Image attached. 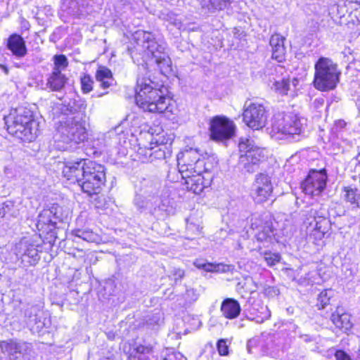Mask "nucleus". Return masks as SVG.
I'll return each instance as SVG.
<instances>
[{
  "instance_id": "473e14b6",
  "label": "nucleus",
  "mask_w": 360,
  "mask_h": 360,
  "mask_svg": "<svg viewBox=\"0 0 360 360\" xmlns=\"http://www.w3.org/2000/svg\"><path fill=\"white\" fill-rule=\"evenodd\" d=\"M39 309L36 306H28L25 310V318L27 324L32 326L33 324L37 323V312Z\"/></svg>"
},
{
  "instance_id": "a19ab883",
  "label": "nucleus",
  "mask_w": 360,
  "mask_h": 360,
  "mask_svg": "<svg viewBox=\"0 0 360 360\" xmlns=\"http://www.w3.org/2000/svg\"><path fill=\"white\" fill-rule=\"evenodd\" d=\"M198 293L196 290L193 288L187 289L184 295L185 300L189 303L195 302L198 299Z\"/></svg>"
},
{
  "instance_id": "cd10ccee",
  "label": "nucleus",
  "mask_w": 360,
  "mask_h": 360,
  "mask_svg": "<svg viewBox=\"0 0 360 360\" xmlns=\"http://www.w3.org/2000/svg\"><path fill=\"white\" fill-rule=\"evenodd\" d=\"M331 321L336 327L345 330L350 329L352 326L349 315L346 313H340L338 310L332 314Z\"/></svg>"
},
{
  "instance_id": "4d7b16f0",
  "label": "nucleus",
  "mask_w": 360,
  "mask_h": 360,
  "mask_svg": "<svg viewBox=\"0 0 360 360\" xmlns=\"http://www.w3.org/2000/svg\"><path fill=\"white\" fill-rule=\"evenodd\" d=\"M139 207H140V208H143V207H144V205H143V203H142V204H141V205H139Z\"/></svg>"
},
{
  "instance_id": "ea45409f",
  "label": "nucleus",
  "mask_w": 360,
  "mask_h": 360,
  "mask_svg": "<svg viewBox=\"0 0 360 360\" xmlns=\"http://www.w3.org/2000/svg\"><path fill=\"white\" fill-rule=\"evenodd\" d=\"M14 207V203L12 201H6L0 204V218H3L6 214L13 215L11 212Z\"/></svg>"
},
{
  "instance_id": "412c9836",
  "label": "nucleus",
  "mask_w": 360,
  "mask_h": 360,
  "mask_svg": "<svg viewBox=\"0 0 360 360\" xmlns=\"http://www.w3.org/2000/svg\"><path fill=\"white\" fill-rule=\"evenodd\" d=\"M285 38L278 34H273L270 39V46L272 50V58L281 63L285 60V47L284 46Z\"/></svg>"
},
{
  "instance_id": "2eb2a0df",
  "label": "nucleus",
  "mask_w": 360,
  "mask_h": 360,
  "mask_svg": "<svg viewBox=\"0 0 360 360\" xmlns=\"http://www.w3.org/2000/svg\"><path fill=\"white\" fill-rule=\"evenodd\" d=\"M252 191L254 198L257 202L266 201L273 191L270 177L262 173L257 174L253 184Z\"/></svg>"
},
{
  "instance_id": "37998d69",
  "label": "nucleus",
  "mask_w": 360,
  "mask_h": 360,
  "mask_svg": "<svg viewBox=\"0 0 360 360\" xmlns=\"http://www.w3.org/2000/svg\"><path fill=\"white\" fill-rule=\"evenodd\" d=\"M217 349L220 355H227L229 353L228 345L226 341L224 339H221L217 342Z\"/></svg>"
},
{
  "instance_id": "de8ad7c7",
  "label": "nucleus",
  "mask_w": 360,
  "mask_h": 360,
  "mask_svg": "<svg viewBox=\"0 0 360 360\" xmlns=\"http://www.w3.org/2000/svg\"><path fill=\"white\" fill-rule=\"evenodd\" d=\"M155 157L157 158H165V153H164V151H162L161 150H155Z\"/></svg>"
},
{
  "instance_id": "1a4fd4ad",
  "label": "nucleus",
  "mask_w": 360,
  "mask_h": 360,
  "mask_svg": "<svg viewBox=\"0 0 360 360\" xmlns=\"http://www.w3.org/2000/svg\"><path fill=\"white\" fill-rule=\"evenodd\" d=\"M243 121L251 129L259 130L267 122L268 113L265 107L258 103H247L244 106Z\"/></svg>"
},
{
  "instance_id": "a878e982",
  "label": "nucleus",
  "mask_w": 360,
  "mask_h": 360,
  "mask_svg": "<svg viewBox=\"0 0 360 360\" xmlns=\"http://www.w3.org/2000/svg\"><path fill=\"white\" fill-rule=\"evenodd\" d=\"M153 347L150 345H139L133 349L127 360H150Z\"/></svg>"
},
{
  "instance_id": "0eeeda50",
  "label": "nucleus",
  "mask_w": 360,
  "mask_h": 360,
  "mask_svg": "<svg viewBox=\"0 0 360 360\" xmlns=\"http://www.w3.org/2000/svg\"><path fill=\"white\" fill-rule=\"evenodd\" d=\"M58 132L64 143H79L86 139L84 123L79 115L68 116L60 120Z\"/></svg>"
},
{
  "instance_id": "f257e3e1",
  "label": "nucleus",
  "mask_w": 360,
  "mask_h": 360,
  "mask_svg": "<svg viewBox=\"0 0 360 360\" xmlns=\"http://www.w3.org/2000/svg\"><path fill=\"white\" fill-rule=\"evenodd\" d=\"M62 172L67 179L77 181L89 195L100 193L106 181L105 167L86 159L65 163Z\"/></svg>"
},
{
  "instance_id": "5701e85b",
  "label": "nucleus",
  "mask_w": 360,
  "mask_h": 360,
  "mask_svg": "<svg viewBox=\"0 0 360 360\" xmlns=\"http://www.w3.org/2000/svg\"><path fill=\"white\" fill-rule=\"evenodd\" d=\"M221 311L228 319L237 318L241 311L239 302L233 298H226L221 304Z\"/></svg>"
},
{
  "instance_id": "c03bdc74",
  "label": "nucleus",
  "mask_w": 360,
  "mask_h": 360,
  "mask_svg": "<svg viewBox=\"0 0 360 360\" xmlns=\"http://www.w3.org/2000/svg\"><path fill=\"white\" fill-rule=\"evenodd\" d=\"M335 357L336 360H351L350 356L342 350L337 351Z\"/></svg>"
},
{
  "instance_id": "dca6fc26",
  "label": "nucleus",
  "mask_w": 360,
  "mask_h": 360,
  "mask_svg": "<svg viewBox=\"0 0 360 360\" xmlns=\"http://www.w3.org/2000/svg\"><path fill=\"white\" fill-rule=\"evenodd\" d=\"M212 175L205 169L195 175L185 180L186 188L195 194H200L202 191L210 186Z\"/></svg>"
},
{
  "instance_id": "7c9ffc66",
  "label": "nucleus",
  "mask_w": 360,
  "mask_h": 360,
  "mask_svg": "<svg viewBox=\"0 0 360 360\" xmlns=\"http://www.w3.org/2000/svg\"><path fill=\"white\" fill-rule=\"evenodd\" d=\"M155 63L162 72H168L171 70L172 61L165 51L160 53L155 58Z\"/></svg>"
},
{
  "instance_id": "8fccbe9b",
  "label": "nucleus",
  "mask_w": 360,
  "mask_h": 360,
  "mask_svg": "<svg viewBox=\"0 0 360 360\" xmlns=\"http://www.w3.org/2000/svg\"><path fill=\"white\" fill-rule=\"evenodd\" d=\"M161 128H158L157 129H154L153 128H150L148 129V132L150 133L152 135H153L154 134H159L160 132L161 131Z\"/></svg>"
},
{
  "instance_id": "6e6d98bb",
  "label": "nucleus",
  "mask_w": 360,
  "mask_h": 360,
  "mask_svg": "<svg viewBox=\"0 0 360 360\" xmlns=\"http://www.w3.org/2000/svg\"><path fill=\"white\" fill-rule=\"evenodd\" d=\"M139 200V198H136V199L135 200V202H136V204L137 205V206H138V207H139V205H141V203L138 204V200Z\"/></svg>"
},
{
  "instance_id": "f8f14e48",
  "label": "nucleus",
  "mask_w": 360,
  "mask_h": 360,
  "mask_svg": "<svg viewBox=\"0 0 360 360\" xmlns=\"http://www.w3.org/2000/svg\"><path fill=\"white\" fill-rule=\"evenodd\" d=\"M0 349L11 360L25 358L30 354L32 344L18 339H10L0 342Z\"/></svg>"
},
{
  "instance_id": "58836bf2",
  "label": "nucleus",
  "mask_w": 360,
  "mask_h": 360,
  "mask_svg": "<svg viewBox=\"0 0 360 360\" xmlns=\"http://www.w3.org/2000/svg\"><path fill=\"white\" fill-rule=\"evenodd\" d=\"M237 286L238 292H240L241 288H245V290L249 293H252L257 290L255 282L252 278L245 279L243 285H241V283H238Z\"/></svg>"
},
{
  "instance_id": "3c124183",
  "label": "nucleus",
  "mask_w": 360,
  "mask_h": 360,
  "mask_svg": "<svg viewBox=\"0 0 360 360\" xmlns=\"http://www.w3.org/2000/svg\"><path fill=\"white\" fill-rule=\"evenodd\" d=\"M346 125V122L344 120H338L336 122V126L340 128H343Z\"/></svg>"
},
{
  "instance_id": "09e8293b",
  "label": "nucleus",
  "mask_w": 360,
  "mask_h": 360,
  "mask_svg": "<svg viewBox=\"0 0 360 360\" xmlns=\"http://www.w3.org/2000/svg\"><path fill=\"white\" fill-rule=\"evenodd\" d=\"M176 359V355L174 353L168 354L167 356L163 357V360H174Z\"/></svg>"
},
{
  "instance_id": "864d4df0",
  "label": "nucleus",
  "mask_w": 360,
  "mask_h": 360,
  "mask_svg": "<svg viewBox=\"0 0 360 360\" xmlns=\"http://www.w3.org/2000/svg\"><path fill=\"white\" fill-rule=\"evenodd\" d=\"M172 23L176 27H177L179 29H181L182 27L181 21L178 20H174V21H173Z\"/></svg>"
},
{
  "instance_id": "f704fd0d",
  "label": "nucleus",
  "mask_w": 360,
  "mask_h": 360,
  "mask_svg": "<svg viewBox=\"0 0 360 360\" xmlns=\"http://www.w3.org/2000/svg\"><path fill=\"white\" fill-rule=\"evenodd\" d=\"M334 291L331 289H327L320 292L318 296L317 306L319 308L324 309L329 304L330 298L333 296Z\"/></svg>"
},
{
  "instance_id": "9b49d317",
  "label": "nucleus",
  "mask_w": 360,
  "mask_h": 360,
  "mask_svg": "<svg viewBox=\"0 0 360 360\" xmlns=\"http://www.w3.org/2000/svg\"><path fill=\"white\" fill-rule=\"evenodd\" d=\"M210 137L216 141L231 139L235 133V124L225 117L216 116L210 122Z\"/></svg>"
},
{
  "instance_id": "79ce46f5",
  "label": "nucleus",
  "mask_w": 360,
  "mask_h": 360,
  "mask_svg": "<svg viewBox=\"0 0 360 360\" xmlns=\"http://www.w3.org/2000/svg\"><path fill=\"white\" fill-rule=\"evenodd\" d=\"M280 255L275 253H266L264 259L269 266H274L280 260Z\"/></svg>"
},
{
  "instance_id": "49530a36",
  "label": "nucleus",
  "mask_w": 360,
  "mask_h": 360,
  "mask_svg": "<svg viewBox=\"0 0 360 360\" xmlns=\"http://www.w3.org/2000/svg\"><path fill=\"white\" fill-rule=\"evenodd\" d=\"M352 15L356 19V20L360 23V6L358 8H356L352 12Z\"/></svg>"
},
{
  "instance_id": "a18cd8bd",
  "label": "nucleus",
  "mask_w": 360,
  "mask_h": 360,
  "mask_svg": "<svg viewBox=\"0 0 360 360\" xmlns=\"http://www.w3.org/2000/svg\"><path fill=\"white\" fill-rule=\"evenodd\" d=\"M174 279L176 281L178 279H181L184 276V271L181 269H176L174 270Z\"/></svg>"
},
{
  "instance_id": "4c0bfd02",
  "label": "nucleus",
  "mask_w": 360,
  "mask_h": 360,
  "mask_svg": "<svg viewBox=\"0 0 360 360\" xmlns=\"http://www.w3.org/2000/svg\"><path fill=\"white\" fill-rule=\"evenodd\" d=\"M83 93L88 94L93 89L94 80L89 75H84L80 78Z\"/></svg>"
},
{
  "instance_id": "393cba45",
  "label": "nucleus",
  "mask_w": 360,
  "mask_h": 360,
  "mask_svg": "<svg viewBox=\"0 0 360 360\" xmlns=\"http://www.w3.org/2000/svg\"><path fill=\"white\" fill-rule=\"evenodd\" d=\"M96 79L100 83V86L103 89L109 88L114 82L111 70L105 67H100L97 70Z\"/></svg>"
},
{
  "instance_id": "ddd939ff",
  "label": "nucleus",
  "mask_w": 360,
  "mask_h": 360,
  "mask_svg": "<svg viewBox=\"0 0 360 360\" xmlns=\"http://www.w3.org/2000/svg\"><path fill=\"white\" fill-rule=\"evenodd\" d=\"M327 175L323 171L312 170L301 184L302 191L309 195H320L325 189Z\"/></svg>"
},
{
  "instance_id": "603ef678",
  "label": "nucleus",
  "mask_w": 360,
  "mask_h": 360,
  "mask_svg": "<svg viewBox=\"0 0 360 360\" xmlns=\"http://www.w3.org/2000/svg\"><path fill=\"white\" fill-rule=\"evenodd\" d=\"M0 69L4 72L5 75H8L9 72L8 68L6 65L0 64Z\"/></svg>"
},
{
  "instance_id": "c85d7f7f",
  "label": "nucleus",
  "mask_w": 360,
  "mask_h": 360,
  "mask_svg": "<svg viewBox=\"0 0 360 360\" xmlns=\"http://www.w3.org/2000/svg\"><path fill=\"white\" fill-rule=\"evenodd\" d=\"M193 265L198 269H202L208 272H225L229 266L222 264H212L206 262L204 259H197L194 261Z\"/></svg>"
},
{
  "instance_id": "4be33fe9",
  "label": "nucleus",
  "mask_w": 360,
  "mask_h": 360,
  "mask_svg": "<svg viewBox=\"0 0 360 360\" xmlns=\"http://www.w3.org/2000/svg\"><path fill=\"white\" fill-rule=\"evenodd\" d=\"M68 77L60 71H51L46 79V88L52 91H60L68 82Z\"/></svg>"
},
{
  "instance_id": "b1692460",
  "label": "nucleus",
  "mask_w": 360,
  "mask_h": 360,
  "mask_svg": "<svg viewBox=\"0 0 360 360\" xmlns=\"http://www.w3.org/2000/svg\"><path fill=\"white\" fill-rule=\"evenodd\" d=\"M205 13H214L226 8L233 0H197Z\"/></svg>"
},
{
  "instance_id": "bf43d9fd",
  "label": "nucleus",
  "mask_w": 360,
  "mask_h": 360,
  "mask_svg": "<svg viewBox=\"0 0 360 360\" xmlns=\"http://www.w3.org/2000/svg\"><path fill=\"white\" fill-rule=\"evenodd\" d=\"M179 356H181V358L183 359V356L181 355V354H179ZM182 360H185V359H182Z\"/></svg>"
},
{
  "instance_id": "bb28decb",
  "label": "nucleus",
  "mask_w": 360,
  "mask_h": 360,
  "mask_svg": "<svg viewBox=\"0 0 360 360\" xmlns=\"http://www.w3.org/2000/svg\"><path fill=\"white\" fill-rule=\"evenodd\" d=\"M186 233L188 235V238L193 239L195 236H199L202 227L201 226V221L194 214H191L186 219Z\"/></svg>"
},
{
  "instance_id": "7ed1b4c3",
  "label": "nucleus",
  "mask_w": 360,
  "mask_h": 360,
  "mask_svg": "<svg viewBox=\"0 0 360 360\" xmlns=\"http://www.w3.org/2000/svg\"><path fill=\"white\" fill-rule=\"evenodd\" d=\"M4 121L8 133L23 141H34L39 131V123L33 119L32 111L22 106L12 108L4 116Z\"/></svg>"
},
{
  "instance_id": "9d476101",
  "label": "nucleus",
  "mask_w": 360,
  "mask_h": 360,
  "mask_svg": "<svg viewBox=\"0 0 360 360\" xmlns=\"http://www.w3.org/2000/svg\"><path fill=\"white\" fill-rule=\"evenodd\" d=\"M134 40L137 46L142 48L148 55L150 54L155 58L166 49V44L163 41L157 40L154 35L148 32L138 30L134 34Z\"/></svg>"
},
{
  "instance_id": "aec40b11",
  "label": "nucleus",
  "mask_w": 360,
  "mask_h": 360,
  "mask_svg": "<svg viewBox=\"0 0 360 360\" xmlns=\"http://www.w3.org/2000/svg\"><path fill=\"white\" fill-rule=\"evenodd\" d=\"M6 47L18 58H22L27 54L25 41L18 34H13L8 38Z\"/></svg>"
},
{
  "instance_id": "f3484780",
  "label": "nucleus",
  "mask_w": 360,
  "mask_h": 360,
  "mask_svg": "<svg viewBox=\"0 0 360 360\" xmlns=\"http://www.w3.org/2000/svg\"><path fill=\"white\" fill-rule=\"evenodd\" d=\"M259 220L261 223H252V225L259 229V232L257 235V240L263 241L274 236L276 229L273 226L271 216L268 213H264L259 217Z\"/></svg>"
},
{
  "instance_id": "f03ea898",
  "label": "nucleus",
  "mask_w": 360,
  "mask_h": 360,
  "mask_svg": "<svg viewBox=\"0 0 360 360\" xmlns=\"http://www.w3.org/2000/svg\"><path fill=\"white\" fill-rule=\"evenodd\" d=\"M135 100L143 111L153 113L164 112L170 104L169 98L164 95L160 85L153 81L150 76L138 77Z\"/></svg>"
},
{
  "instance_id": "c756f323",
  "label": "nucleus",
  "mask_w": 360,
  "mask_h": 360,
  "mask_svg": "<svg viewBox=\"0 0 360 360\" xmlns=\"http://www.w3.org/2000/svg\"><path fill=\"white\" fill-rule=\"evenodd\" d=\"M291 83L294 86L298 83V80L295 78L291 82L289 79H282L281 80L274 81L272 84L271 89L281 95H286L290 89Z\"/></svg>"
},
{
  "instance_id": "423d86ee",
  "label": "nucleus",
  "mask_w": 360,
  "mask_h": 360,
  "mask_svg": "<svg viewBox=\"0 0 360 360\" xmlns=\"http://www.w3.org/2000/svg\"><path fill=\"white\" fill-rule=\"evenodd\" d=\"M238 148L240 152L245 153L239 158V168L245 172H255L264 158V149L256 146L253 140L243 137L240 139Z\"/></svg>"
},
{
  "instance_id": "6ab92c4d",
  "label": "nucleus",
  "mask_w": 360,
  "mask_h": 360,
  "mask_svg": "<svg viewBox=\"0 0 360 360\" xmlns=\"http://www.w3.org/2000/svg\"><path fill=\"white\" fill-rule=\"evenodd\" d=\"M61 207L53 205L49 209L43 210L38 216L37 226L43 228L44 225L54 226L56 224L55 220L62 221V217L58 214Z\"/></svg>"
},
{
  "instance_id": "2f4dec72",
  "label": "nucleus",
  "mask_w": 360,
  "mask_h": 360,
  "mask_svg": "<svg viewBox=\"0 0 360 360\" xmlns=\"http://www.w3.org/2000/svg\"><path fill=\"white\" fill-rule=\"evenodd\" d=\"M307 215L309 217L313 218L314 220L316 221L317 224L320 221H317V219H326L327 211L322 205H317L307 211Z\"/></svg>"
},
{
  "instance_id": "e433bc0d",
  "label": "nucleus",
  "mask_w": 360,
  "mask_h": 360,
  "mask_svg": "<svg viewBox=\"0 0 360 360\" xmlns=\"http://www.w3.org/2000/svg\"><path fill=\"white\" fill-rule=\"evenodd\" d=\"M75 238H81L86 242H94L96 239V235L89 230H75L73 232Z\"/></svg>"
},
{
  "instance_id": "13d9d810",
  "label": "nucleus",
  "mask_w": 360,
  "mask_h": 360,
  "mask_svg": "<svg viewBox=\"0 0 360 360\" xmlns=\"http://www.w3.org/2000/svg\"><path fill=\"white\" fill-rule=\"evenodd\" d=\"M189 162L192 163V159H189ZM193 164H194V162H193Z\"/></svg>"
},
{
  "instance_id": "a211bd4d",
  "label": "nucleus",
  "mask_w": 360,
  "mask_h": 360,
  "mask_svg": "<svg viewBox=\"0 0 360 360\" xmlns=\"http://www.w3.org/2000/svg\"><path fill=\"white\" fill-rule=\"evenodd\" d=\"M245 310L250 314V319L255 321L258 323H263L271 317V311L266 305L260 300H255L249 308Z\"/></svg>"
},
{
  "instance_id": "20e7f679",
  "label": "nucleus",
  "mask_w": 360,
  "mask_h": 360,
  "mask_svg": "<svg viewBox=\"0 0 360 360\" xmlns=\"http://www.w3.org/2000/svg\"><path fill=\"white\" fill-rule=\"evenodd\" d=\"M314 69L313 84L316 89L328 91L336 87L341 72L338 70V65L330 58L321 57L316 63Z\"/></svg>"
},
{
  "instance_id": "c9c22d12",
  "label": "nucleus",
  "mask_w": 360,
  "mask_h": 360,
  "mask_svg": "<svg viewBox=\"0 0 360 360\" xmlns=\"http://www.w3.org/2000/svg\"><path fill=\"white\" fill-rule=\"evenodd\" d=\"M53 68L52 71H60L64 70L68 66V60L65 55H55L53 58Z\"/></svg>"
},
{
  "instance_id": "72a5a7b5",
  "label": "nucleus",
  "mask_w": 360,
  "mask_h": 360,
  "mask_svg": "<svg viewBox=\"0 0 360 360\" xmlns=\"http://www.w3.org/2000/svg\"><path fill=\"white\" fill-rule=\"evenodd\" d=\"M343 191L345 193V200L352 205H356V207H359L358 199L359 195L357 193L358 189L351 186H345L343 188Z\"/></svg>"
},
{
  "instance_id": "6e6552de",
  "label": "nucleus",
  "mask_w": 360,
  "mask_h": 360,
  "mask_svg": "<svg viewBox=\"0 0 360 360\" xmlns=\"http://www.w3.org/2000/svg\"><path fill=\"white\" fill-rule=\"evenodd\" d=\"M177 161L179 171L182 179L185 180L205 169L204 160H201L197 151L193 149L179 154Z\"/></svg>"
},
{
  "instance_id": "39448f33",
  "label": "nucleus",
  "mask_w": 360,
  "mask_h": 360,
  "mask_svg": "<svg viewBox=\"0 0 360 360\" xmlns=\"http://www.w3.org/2000/svg\"><path fill=\"white\" fill-rule=\"evenodd\" d=\"M302 131L301 120L292 114H276L271 122L270 135L276 139H287Z\"/></svg>"
},
{
  "instance_id": "4468645a",
  "label": "nucleus",
  "mask_w": 360,
  "mask_h": 360,
  "mask_svg": "<svg viewBox=\"0 0 360 360\" xmlns=\"http://www.w3.org/2000/svg\"><path fill=\"white\" fill-rule=\"evenodd\" d=\"M14 252L21 262L27 266H34L40 259L37 246L27 239H22L18 243Z\"/></svg>"
},
{
  "instance_id": "5fc2aeb1",
  "label": "nucleus",
  "mask_w": 360,
  "mask_h": 360,
  "mask_svg": "<svg viewBox=\"0 0 360 360\" xmlns=\"http://www.w3.org/2000/svg\"><path fill=\"white\" fill-rule=\"evenodd\" d=\"M108 94V92H105V93H102V94H98L96 96L97 97H101V96H103V95Z\"/></svg>"
}]
</instances>
